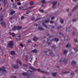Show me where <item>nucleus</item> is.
<instances>
[{
  "label": "nucleus",
  "mask_w": 78,
  "mask_h": 78,
  "mask_svg": "<svg viewBox=\"0 0 78 78\" xmlns=\"http://www.w3.org/2000/svg\"><path fill=\"white\" fill-rule=\"evenodd\" d=\"M29 69H32V70H33V71H36V70H37L38 71V72H41V73H46V74L48 73V72H47L41 70V69H36L34 68L32 66H29Z\"/></svg>",
  "instance_id": "obj_1"
},
{
  "label": "nucleus",
  "mask_w": 78,
  "mask_h": 78,
  "mask_svg": "<svg viewBox=\"0 0 78 78\" xmlns=\"http://www.w3.org/2000/svg\"><path fill=\"white\" fill-rule=\"evenodd\" d=\"M45 53H46L47 55L48 56H51L53 55L54 54V53L53 52V51L51 49H49L48 51H45Z\"/></svg>",
  "instance_id": "obj_2"
},
{
  "label": "nucleus",
  "mask_w": 78,
  "mask_h": 78,
  "mask_svg": "<svg viewBox=\"0 0 78 78\" xmlns=\"http://www.w3.org/2000/svg\"><path fill=\"white\" fill-rule=\"evenodd\" d=\"M8 47H9L10 48H13L14 47V43L13 41H8V44L7 45Z\"/></svg>",
  "instance_id": "obj_3"
},
{
  "label": "nucleus",
  "mask_w": 78,
  "mask_h": 78,
  "mask_svg": "<svg viewBox=\"0 0 78 78\" xmlns=\"http://www.w3.org/2000/svg\"><path fill=\"white\" fill-rule=\"evenodd\" d=\"M50 22V20H45L43 22L42 25L43 26H44L45 28H47L48 26L45 24V23H48Z\"/></svg>",
  "instance_id": "obj_4"
},
{
  "label": "nucleus",
  "mask_w": 78,
  "mask_h": 78,
  "mask_svg": "<svg viewBox=\"0 0 78 78\" xmlns=\"http://www.w3.org/2000/svg\"><path fill=\"white\" fill-rule=\"evenodd\" d=\"M27 72L29 75V76H30L31 75H34V73L33 71H31L30 70H29L27 71Z\"/></svg>",
  "instance_id": "obj_5"
},
{
  "label": "nucleus",
  "mask_w": 78,
  "mask_h": 78,
  "mask_svg": "<svg viewBox=\"0 0 78 78\" xmlns=\"http://www.w3.org/2000/svg\"><path fill=\"white\" fill-rule=\"evenodd\" d=\"M49 39L51 41H54V39L55 36L54 35H51L49 37Z\"/></svg>",
  "instance_id": "obj_6"
},
{
  "label": "nucleus",
  "mask_w": 78,
  "mask_h": 78,
  "mask_svg": "<svg viewBox=\"0 0 78 78\" xmlns=\"http://www.w3.org/2000/svg\"><path fill=\"white\" fill-rule=\"evenodd\" d=\"M1 25L2 26V27L4 28H5L6 27V24L5 22H2L1 24Z\"/></svg>",
  "instance_id": "obj_7"
},
{
  "label": "nucleus",
  "mask_w": 78,
  "mask_h": 78,
  "mask_svg": "<svg viewBox=\"0 0 78 78\" xmlns=\"http://www.w3.org/2000/svg\"><path fill=\"white\" fill-rule=\"evenodd\" d=\"M25 59L26 61H31L32 60L33 58L30 57H27Z\"/></svg>",
  "instance_id": "obj_8"
},
{
  "label": "nucleus",
  "mask_w": 78,
  "mask_h": 78,
  "mask_svg": "<svg viewBox=\"0 0 78 78\" xmlns=\"http://www.w3.org/2000/svg\"><path fill=\"white\" fill-rule=\"evenodd\" d=\"M57 3H58L57 1H54V2H53L52 4H53V5L52 6V8L53 9H55V6L56 5Z\"/></svg>",
  "instance_id": "obj_9"
},
{
  "label": "nucleus",
  "mask_w": 78,
  "mask_h": 78,
  "mask_svg": "<svg viewBox=\"0 0 78 78\" xmlns=\"http://www.w3.org/2000/svg\"><path fill=\"white\" fill-rule=\"evenodd\" d=\"M57 35L58 37H64V35L61 32H60L59 34H57Z\"/></svg>",
  "instance_id": "obj_10"
},
{
  "label": "nucleus",
  "mask_w": 78,
  "mask_h": 78,
  "mask_svg": "<svg viewBox=\"0 0 78 78\" xmlns=\"http://www.w3.org/2000/svg\"><path fill=\"white\" fill-rule=\"evenodd\" d=\"M12 69H19V66L18 65H16L14 66H12L11 67Z\"/></svg>",
  "instance_id": "obj_11"
},
{
  "label": "nucleus",
  "mask_w": 78,
  "mask_h": 78,
  "mask_svg": "<svg viewBox=\"0 0 78 78\" xmlns=\"http://www.w3.org/2000/svg\"><path fill=\"white\" fill-rule=\"evenodd\" d=\"M22 75L23 76H29V75H28V72L23 73L22 74Z\"/></svg>",
  "instance_id": "obj_12"
},
{
  "label": "nucleus",
  "mask_w": 78,
  "mask_h": 78,
  "mask_svg": "<svg viewBox=\"0 0 78 78\" xmlns=\"http://www.w3.org/2000/svg\"><path fill=\"white\" fill-rule=\"evenodd\" d=\"M72 64L73 66H76V62L75 61H73L72 62Z\"/></svg>",
  "instance_id": "obj_13"
},
{
  "label": "nucleus",
  "mask_w": 78,
  "mask_h": 78,
  "mask_svg": "<svg viewBox=\"0 0 78 78\" xmlns=\"http://www.w3.org/2000/svg\"><path fill=\"white\" fill-rule=\"evenodd\" d=\"M16 62L17 64H20V66H21L22 64V62H21V61L19 60H16Z\"/></svg>",
  "instance_id": "obj_14"
},
{
  "label": "nucleus",
  "mask_w": 78,
  "mask_h": 78,
  "mask_svg": "<svg viewBox=\"0 0 78 78\" xmlns=\"http://www.w3.org/2000/svg\"><path fill=\"white\" fill-rule=\"evenodd\" d=\"M49 39L48 38H46V41L45 40H44L43 41V43H47L48 42Z\"/></svg>",
  "instance_id": "obj_15"
},
{
  "label": "nucleus",
  "mask_w": 78,
  "mask_h": 78,
  "mask_svg": "<svg viewBox=\"0 0 78 78\" xmlns=\"http://www.w3.org/2000/svg\"><path fill=\"white\" fill-rule=\"evenodd\" d=\"M64 38L65 41H68V40L69 39V38L68 36H66Z\"/></svg>",
  "instance_id": "obj_16"
},
{
  "label": "nucleus",
  "mask_w": 78,
  "mask_h": 78,
  "mask_svg": "<svg viewBox=\"0 0 78 78\" xmlns=\"http://www.w3.org/2000/svg\"><path fill=\"white\" fill-rule=\"evenodd\" d=\"M33 40L35 42H36V41L38 40V38H37L36 37H34L33 39Z\"/></svg>",
  "instance_id": "obj_17"
},
{
  "label": "nucleus",
  "mask_w": 78,
  "mask_h": 78,
  "mask_svg": "<svg viewBox=\"0 0 78 78\" xmlns=\"http://www.w3.org/2000/svg\"><path fill=\"white\" fill-rule=\"evenodd\" d=\"M2 71L4 72H6V70H5V67H2L1 68Z\"/></svg>",
  "instance_id": "obj_18"
},
{
  "label": "nucleus",
  "mask_w": 78,
  "mask_h": 78,
  "mask_svg": "<svg viewBox=\"0 0 78 78\" xmlns=\"http://www.w3.org/2000/svg\"><path fill=\"white\" fill-rule=\"evenodd\" d=\"M31 51L32 52H33V53H37V51L36 49H34V50H32Z\"/></svg>",
  "instance_id": "obj_19"
},
{
  "label": "nucleus",
  "mask_w": 78,
  "mask_h": 78,
  "mask_svg": "<svg viewBox=\"0 0 78 78\" xmlns=\"http://www.w3.org/2000/svg\"><path fill=\"white\" fill-rule=\"evenodd\" d=\"M18 37H19V38H16V40L18 41H20V35H19V36H18Z\"/></svg>",
  "instance_id": "obj_20"
},
{
  "label": "nucleus",
  "mask_w": 78,
  "mask_h": 78,
  "mask_svg": "<svg viewBox=\"0 0 78 78\" xmlns=\"http://www.w3.org/2000/svg\"><path fill=\"white\" fill-rule=\"evenodd\" d=\"M3 49L0 50V55H1V56H2V55H3Z\"/></svg>",
  "instance_id": "obj_21"
},
{
  "label": "nucleus",
  "mask_w": 78,
  "mask_h": 78,
  "mask_svg": "<svg viewBox=\"0 0 78 78\" xmlns=\"http://www.w3.org/2000/svg\"><path fill=\"white\" fill-rule=\"evenodd\" d=\"M5 59L4 58H3L0 61V62L1 64H2V63H3L5 62Z\"/></svg>",
  "instance_id": "obj_22"
},
{
  "label": "nucleus",
  "mask_w": 78,
  "mask_h": 78,
  "mask_svg": "<svg viewBox=\"0 0 78 78\" xmlns=\"http://www.w3.org/2000/svg\"><path fill=\"white\" fill-rule=\"evenodd\" d=\"M16 29H17V26H15L12 28V30L14 31V30H16Z\"/></svg>",
  "instance_id": "obj_23"
},
{
  "label": "nucleus",
  "mask_w": 78,
  "mask_h": 78,
  "mask_svg": "<svg viewBox=\"0 0 78 78\" xmlns=\"http://www.w3.org/2000/svg\"><path fill=\"white\" fill-rule=\"evenodd\" d=\"M56 73H52V75L53 76H54V77H55V76H56L57 75Z\"/></svg>",
  "instance_id": "obj_24"
},
{
  "label": "nucleus",
  "mask_w": 78,
  "mask_h": 78,
  "mask_svg": "<svg viewBox=\"0 0 78 78\" xmlns=\"http://www.w3.org/2000/svg\"><path fill=\"white\" fill-rule=\"evenodd\" d=\"M68 50H65L63 52V54L64 55H66V53H68Z\"/></svg>",
  "instance_id": "obj_25"
},
{
  "label": "nucleus",
  "mask_w": 78,
  "mask_h": 78,
  "mask_svg": "<svg viewBox=\"0 0 78 78\" xmlns=\"http://www.w3.org/2000/svg\"><path fill=\"white\" fill-rule=\"evenodd\" d=\"M10 53L12 55H15V52L13 51H10Z\"/></svg>",
  "instance_id": "obj_26"
},
{
  "label": "nucleus",
  "mask_w": 78,
  "mask_h": 78,
  "mask_svg": "<svg viewBox=\"0 0 78 78\" xmlns=\"http://www.w3.org/2000/svg\"><path fill=\"white\" fill-rule=\"evenodd\" d=\"M12 8H16V4L14 3H13L12 4Z\"/></svg>",
  "instance_id": "obj_27"
},
{
  "label": "nucleus",
  "mask_w": 78,
  "mask_h": 78,
  "mask_svg": "<svg viewBox=\"0 0 78 78\" xmlns=\"http://www.w3.org/2000/svg\"><path fill=\"white\" fill-rule=\"evenodd\" d=\"M3 17H2V18H1L0 19V24H2V23L3 22H2V21H3Z\"/></svg>",
  "instance_id": "obj_28"
},
{
  "label": "nucleus",
  "mask_w": 78,
  "mask_h": 78,
  "mask_svg": "<svg viewBox=\"0 0 78 78\" xmlns=\"http://www.w3.org/2000/svg\"><path fill=\"white\" fill-rule=\"evenodd\" d=\"M71 47V44H68L66 45V48H70V47Z\"/></svg>",
  "instance_id": "obj_29"
},
{
  "label": "nucleus",
  "mask_w": 78,
  "mask_h": 78,
  "mask_svg": "<svg viewBox=\"0 0 78 78\" xmlns=\"http://www.w3.org/2000/svg\"><path fill=\"white\" fill-rule=\"evenodd\" d=\"M15 11H12L10 13V15H12V14H14L15 13Z\"/></svg>",
  "instance_id": "obj_30"
},
{
  "label": "nucleus",
  "mask_w": 78,
  "mask_h": 78,
  "mask_svg": "<svg viewBox=\"0 0 78 78\" xmlns=\"http://www.w3.org/2000/svg\"><path fill=\"white\" fill-rule=\"evenodd\" d=\"M5 7V8H8V3L4 4Z\"/></svg>",
  "instance_id": "obj_31"
},
{
  "label": "nucleus",
  "mask_w": 78,
  "mask_h": 78,
  "mask_svg": "<svg viewBox=\"0 0 78 78\" xmlns=\"http://www.w3.org/2000/svg\"><path fill=\"white\" fill-rule=\"evenodd\" d=\"M63 62L65 63H67L68 62V60L67 59H65Z\"/></svg>",
  "instance_id": "obj_32"
},
{
  "label": "nucleus",
  "mask_w": 78,
  "mask_h": 78,
  "mask_svg": "<svg viewBox=\"0 0 78 78\" xmlns=\"http://www.w3.org/2000/svg\"><path fill=\"white\" fill-rule=\"evenodd\" d=\"M54 41H55V42H58V41H59V39L58 38H56L55 37L54 39Z\"/></svg>",
  "instance_id": "obj_33"
},
{
  "label": "nucleus",
  "mask_w": 78,
  "mask_h": 78,
  "mask_svg": "<svg viewBox=\"0 0 78 78\" xmlns=\"http://www.w3.org/2000/svg\"><path fill=\"white\" fill-rule=\"evenodd\" d=\"M22 28V27L19 26H18L17 27L16 26V29L18 30H20Z\"/></svg>",
  "instance_id": "obj_34"
},
{
  "label": "nucleus",
  "mask_w": 78,
  "mask_h": 78,
  "mask_svg": "<svg viewBox=\"0 0 78 78\" xmlns=\"http://www.w3.org/2000/svg\"><path fill=\"white\" fill-rule=\"evenodd\" d=\"M52 48H53V49H55V48H56V46L55 45H53L51 47Z\"/></svg>",
  "instance_id": "obj_35"
},
{
  "label": "nucleus",
  "mask_w": 78,
  "mask_h": 78,
  "mask_svg": "<svg viewBox=\"0 0 78 78\" xmlns=\"http://www.w3.org/2000/svg\"><path fill=\"white\" fill-rule=\"evenodd\" d=\"M24 8V7H20L19 8V9L20 10H23Z\"/></svg>",
  "instance_id": "obj_36"
},
{
  "label": "nucleus",
  "mask_w": 78,
  "mask_h": 78,
  "mask_svg": "<svg viewBox=\"0 0 78 78\" xmlns=\"http://www.w3.org/2000/svg\"><path fill=\"white\" fill-rule=\"evenodd\" d=\"M38 28L39 30H44V28L41 27H38Z\"/></svg>",
  "instance_id": "obj_37"
},
{
  "label": "nucleus",
  "mask_w": 78,
  "mask_h": 78,
  "mask_svg": "<svg viewBox=\"0 0 78 78\" xmlns=\"http://www.w3.org/2000/svg\"><path fill=\"white\" fill-rule=\"evenodd\" d=\"M4 5L5 4H7V3H8V1H7V0H4Z\"/></svg>",
  "instance_id": "obj_38"
},
{
  "label": "nucleus",
  "mask_w": 78,
  "mask_h": 78,
  "mask_svg": "<svg viewBox=\"0 0 78 78\" xmlns=\"http://www.w3.org/2000/svg\"><path fill=\"white\" fill-rule=\"evenodd\" d=\"M41 3H43V4H44V3H47L45 1V0H43L41 1Z\"/></svg>",
  "instance_id": "obj_39"
},
{
  "label": "nucleus",
  "mask_w": 78,
  "mask_h": 78,
  "mask_svg": "<svg viewBox=\"0 0 78 78\" xmlns=\"http://www.w3.org/2000/svg\"><path fill=\"white\" fill-rule=\"evenodd\" d=\"M34 4V2L33 1H31L30 2V5H33Z\"/></svg>",
  "instance_id": "obj_40"
},
{
  "label": "nucleus",
  "mask_w": 78,
  "mask_h": 78,
  "mask_svg": "<svg viewBox=\"0 0 78 78\" xmlns=\"http://www.w3.org/2000/svg\"><path fill=\"white\" fill-rule=\"evenodd\" d=\"M60 23H62V24L63 23H64V21H63V20L62 19L60 20Z\"/></svg>",
  "instance_id": "obj_41"
},
{
  "label": "nucleus",
  "mask_w": 78,
  "mask_h": 78,
  "mask_svg": "<svg viewBox=\"0 0 78 78\" xmlns=\"http://www.w3.org/2000/svg\"><path fill=\"white\" fill-rule=\"evenodd\" d=\"M33 7H30L27 8L28 10H30L31 8H33Z\"/></svg>",
  "instance_id": "obj_42"
},
{
  "label": "nucleus",
  "mask_w": 78,
  "mask_h": 78,
  "mask_svg": "<svg viewBox=\"0 0 78 78\" xmlns=\"http://www.w3.org/2000/svg\"><path fill=\"white\" fill-rule=\"evenodd\" d=\"M74 50L76 51H78V48H75L74 49Z\"/></svg>",
  "instance_id": "obj_43"
},
{
  "label": "nucleus",
  "mask_w": 78,
  "mask_h": 78,
  "mask_svg": "<svg viewBox=\"0 0 78 78\" xmlns=\"http://www.w3.org/2000/svg\"><path fill=\"white\" fill-rule=\"evenodd\" d=\"M38 47V45L36 44H35L34 46V47Z\"/></svg>",
  "instance_id": "obj_44"
},
{
  "label": "nucleus",
  "mask_w": 78,
  "mask_h": 78,
  "mask_svg": "<svg viewBox=\"0 0 78 78\" xmlns=\"http://www.w3.org/2000/svg\"><path fill=\"white\" fill-rule=\"evenodd\" d=\"M24 19H25V17H24V16H22L21 17V20H24Z\"/></svg>",
  "instance_id": "obj_45"
},
{
  "label": "nucleus",
  "mask_w": 78,
  "mask_h": 78,
  "mask_svg": "<svg viewBox=\"0 0 78 78\" xmlns=\"http://www.w3.org/2000/svg\"><path fill=\"white\" fill-rule=\"evenodd\" d=\"M17 5H21V3H20V2H18L17 3Z\"/></svg>",
  "instance_id": "obj_46"
},
{
  "label": "nucleus",
  "mask_w": 78,
  "mask_h": 78,
  "mask_svg": "<svg viewBox=\"0 0 78 78\" xmlns=\"http://www.w3.org/2000/svg\"><path fill=\"white\" fill-rule=\"evenodd\" d=\"M14 19L13 17H11L9 18L10 20H12V19Z\"/></svg>",
  "instance_id": "obj_47"
},
{
  "label": "nucleus",
  "mask_w": 78,
  "mask_h": 78,
  "mask_svg": "<svg viewBox=\"0 0 78 78\" xmlns=\"http://www.w3.org/2000/svg\"><path fill=\"white\" fill-rule=\"evenodd\" d=\"M77 6H75V7H74V8H73V9L74 10H75V9H76V8H77Z\"/></svg>",
  "instance_id": "obj_48"
},
{
  "label": "nucleus",
  "mask_w": 78,
  "mask_h": 78,
  "mask_svg": "<svg viewBox=\"0 0 78 78\" xmlns=\"http://www.w3.org/2000/svg\"><path fill=\"white\" fill-rule=\"evenodd\" d=\"M62 27L60 26L57 27V28L58 29H60V28H61Z\"/></svg>",
  "instance_id": "obj_49"
},
{
  "label": "nucleus",
  "mask_w": 78,
  "mask_h": 78,
  "mask_svg": "<svg viewBox=\"0 0 78 78\" xmlns=\"http://www.w3.org/2000/svg\"><path fill=\"white\" fill-rule=\"evenodd\" d=\"M30 12V11H28L26 12V14H29Z\"/></svg>",
  "instance_id": "obj_50"
},
{
  "label": "nucleus",
  "mask_w": 78,
  "mask_h": 78,
  "mask_svg": "<svg viewBox=\"0 0 78 78\" xmlns=\"http://www.w3.org/2000/svg\"><path fill=\"white\" fill-rule=\"evenodd\" d=\"M12 37H14V36H15V34H14V33H12Z\"/></svg>",
  "instance_id": "obj_51"
},
{
  "label": "nucleus",
  "mask_w": 78,
  "mask_h": 78,
  "mask_svg": "<svg viewBox=\"0 0 78 78\" xmlns=\"http://www.w3.org/2000/svg\"><path fill=\"white\" fill-rule=\"evenodd\" d=\"M71 75L72 76H74V75H75V74L73 73H72L71 74Z\"/></svg>",
  "instance_id": "obj_52"
},
{
  "label": "nucleus",
  "mask_w": 78,
  "mask_h": 78,
  "mask_svg": "<svg viewBox=\"0 0 78 78\" xmlns=\"http://www.w3.org/2000/svg\"><path fill=\"white\" fill-rule=\"evenodd\" d=\"M69 73V72H64L63 73V74H64L65 73V74H66V73Z\"/></svg>",
  "instance_id": "obj_53"
},
{
  "label": "nucleus",
  "mask_w": 78,
  "mask_h": 78,
  "mask_svg": "<svg viewBox=\"0 0 78 78\" xmlns=\"http://www.w3.org/2000/svg\"><path fill=\"white\" fill-rule=\"evenodd\" d=\"M32 42L31 40H28L27 41L28 43H31Z\"/></svg>",
  "instance_id": "obj_54"
},
{
  "label": "nucleus",
  "mask_w": 78,
  "mask_h": 78,
  "mask_svg": "<svg viewBox=\"0 0 78 78\" xmlns=\"http://www.w3.org/2000/svg\"><path fill=\"white\" fill-rule=\"evenodd\" d=\"M73 36H74L75 35V32H73L72 33Z\"/></svg>",
  "instance_id": "obj_55"
},
{
  "label": "nucleus",
  "mask_w": 78,
  "mask_h": 78,
  "mask_svg": "<svg viewBox=\"0 0 78 78\" xmlns=\"http://www.w3.org/2000/svg\"><path fill=\"white\" fill-rule=\"evenodd\" d=\"M74 41L75 42H77V39H75L74 40Z\"/></svg>",
  "instance_id": "obj_56"
},
{
  "label": "nucleus",
  "mask_w": 78,
  "mask_h": 78,
  "mask_svg": "<svg viewBox=\"0 0 78 78\" xmlns=\"http://www.w3.org/2000/svg\"><path fill=\"white\" fill-rule=\"evenodd\" d=\"M55 19V16H53L51 17V20H53Z\"/></svg>",
  "instance_id": "obj_57"
},
{
  "label": "nucleus",
  "mask_w": 78,
  "mask_h": 78,
  "mask_svg": "<svg viewBox=\"0 0 78 78\" xmlns=\"http://www.w3.org/2000/svg\"><path fill=\"white\" fill-rule=\"evenodd\" d=\"M16 76H12L11 77V78H16Z\"/></svg>",
  "instance_id": "obj_58"
},
{
  "label": "nucleus",
  "mask_w": 78,
  "mask_h": 78,
  "mask_svg": "<svg viewBox=\"0 0 78 78\" xmlns=\"http://www.w3.org/2000/svg\"><path fill=\"white\" fill-rule=\"evenodd\" d=\"M40 12H42L43 13V12H44V10H40Z\"/></svg>",
  "instance_id": "obj_59"
},
{
  "label": "nucleus",
  "mask_w": 78,
  "mask_h": 78,
  "mask_svg": "<svg viewBox=\"0 0 78 78\" xmlns=\"http://www.w3.org/2000/svg\"><path fill=\"white\" fill-rule=\"evenodd\" d=\"M23 66H24V67H27V65L26 64H23Z\"/></svg>",
  "instance_id": "obj_60"
},
{
  "label": "nucleus",
  "mask_w": 78,
  "mask_h": 78,
  "mask_svg": "<svg viewBox=\"0 0 78 78\" xmlns=\"http://www.w3.org/2000/svg\"><path fill=\"white\" fill-rule=\"evenodd\" d=\"M74 2H77L78 0H73Z\"/></svg>",
  "instance_id": "obj_61"
},
{
  "label": "nucleus",
  "mask_w": 78,
  "mask_h": 78,
  "mask_svg": "<svg viewBox=\"0 0 78 78\" xmlns=\"http://www.w3.org/2000/svg\"><path fill=\"white\" fill-rule=\"evenodd\" d=\"M50 23H54V21H51L50 22Z\"/></svg>",
  "instance_id": "obj_62"
},
{
  "label": "nucleus",
  "mask_w": 78,
  "mask_h": 78,
  "mask_svg": "<svg viewBox=\"0 0 78 78\" xmlns=\"http://www.w3.org/2000/svg\"><path fill=\"white\" fill-rule=\"evenodd\" d=\"M69 16H72V13H69L68 14Z\"/></svg>",
  "instance_id": "obj_63"
},
{
  "label": "nucleus",
  "mask_w": 78,
  "mask_h": 78,
  "mask_svg": "<svg viewBox=\"0 0 78 78\" xmlns=\"http://www.w3.org/2000/svg\"><path fill=\"white\" fill-rule=\"evenodd\" d=\"M34 26H37V23H35L34 24Z\"/></svg>",
  "instance_id": "obj_64"
}]
</instances>
